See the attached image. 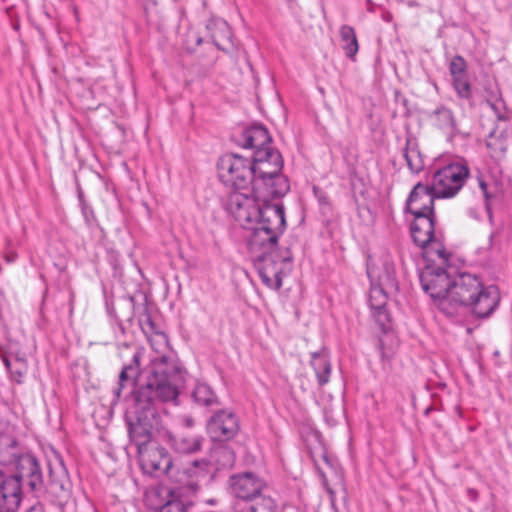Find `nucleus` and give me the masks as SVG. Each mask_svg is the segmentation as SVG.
<instances>
[{"mask_svg": "<svg viewBox=\"0 0 512 512\" xmlns=\"http://www.w3.org/2000/svg\"><path fill=\"white\" fill-rule=\"evenodd\" d=\"M181 368L176 360L158 356L147 368L146 380L132 393V404L126 412V424L132 442L137 446L139 463L144 473L171 476L174 463L169 452L154 440L156 431L155 405L176 403L179 396Z\"/></svg>", "mask_w": 512, "mask_h": 512, "instance_id": "obj_1", "label": "nucleus"}, {"mask_svg": "<svg viewBox=\"0 0 512 512\" xmlns=\"http://www.w3.org/2000/svg\"><path fill=\"white\" fill-rule=\"evenodd\" d=\"M225 208L247 231L246 246L263 284L279 290L293 265L290 249L278 248L279 237L286 229L283 204L261 199L253 188H248L231 191Z\"/></svg>", "mask_w": 512, "mask_h": 512, "instance_id": "obj_2", "label": "nucleus"}, {"mask_svg": "<svg viewBox=\"0 0 512 512\" xmlns=\"http://www.w3.org/2000/svg\"><path fill=\"white\" fill-rule=\"evenodd\" d=\"M500 291L496 285L485 286L479 277L461 273L453 279L448 298V307L454 312L453 303L469 308L477 318H488L500 303Z\"/></svg>", "mask_w": 512, "mask_h": 512, "instance_id": "obj_3", "label": "nucleus"}, {"mask_svg": "<svg viewBox=\"0 0 512 512\" xmlns=\"http://www.w3.org/2000/svg\"><path fill=\"white\" fill-rule=\"evenodd\" d=\"M250 158L236 153H226L217 160V176L227 188L247 190L253 186V168Z\"/></svg>", "mask_w": 512, "mask_h": 512, "instance_id": "obj_4", "label": "nucleus"}, {"mask_svg": "<svg viewBox=\"0 0 512 512\" xmlns=\"http://www.w3.org/2000/svg\"><path fill=\"white\" fill-rule=\"evenodd\" d=\"M410 226L413 242L425 250L427 257L436 256L442 264H446L449 254L443 244L435 236V215L413 216Z\"/></svg>", "mask_w": 512, "mask_h": 512, "instance_id": "obj_5", "label": "nucleus"}, {"mask_svg": "<svg viewBox=\"0 0 512 512\" xmlns=\"http://www.w3.org/2000/svg\"><path fill=\"white\" fill-rule=\"evenodd\" d=\"M164 403L155 405L156 413H153L157 419L156 431L160 433V440L167 442L170 448L179 454H195L202 450L205 438L202 435L187 434L174 435L168 428V414L163 408Z\"/></svg>", "mask_w": 512, "mask_h": 512, "instance_id": "obj_6", "label": "nucleus"}, {"mask_svg": "<svg viewBox=\"0 0 512 512\" xmlns=\"http://www.w3.org/2000/svg\"><path fill=\"white\" fill-rule=\"evenodd\" d=\"M423 291L433 300L439 301L440 310L448 316L454 311L448 307V298L453 280L442 267L426 266L419 274Z\"/></svg>", "mask_w": 512, "mask_h": 512, "instance_id": "obj_7", "label": "nucleus"}, {"mask_svg": "<svg viewBox=\"0 0 512 512\" xmlns=\"http://www.w3.org/2000/svg\"><path fill=\"white\" fill-rule=\"evenodd\" d=\"M468 176L467 165L455 162L438 169L433 175L431 185L438 198H451L462 189Z\"/></svg>", "mask_w": 512, "mask_h": 512, "instance_id": "obj_8", "label": "nucleus"}, {"mask_svg": "<svg viewBox=\"0 0 512 512\" xmlns=\"http://www.w3.org/2000/svg\"><path fill=\"white\" fill-rule=\"evenodd\" d=\"M253 189L258 191L262 189L263 181L267 177L281 173L283 168V158L280 152L273 147L260 149L253 153Z\"/></svg>", "mask_w": 512, "mask_h": 512, "instance_id": "obj_9", "label": "nucleus"}, {"mask_svg": "<svg viewBox=\"0 0 512 512\" xmlns=\"http://www.w3.org/2000/svg\"><path fill=\"white\" fill-rule=\"evenodd\" d=\"M16 472L11 478H16L22 487H26L35 496L43 490V473L39 461L32 454H22L16 459Z\"/></svg>", "mask_w": 512, "mask_h": 512, "instance_id": "obj_10", "label": "nucleus"}, {"mask_svg": "<svg viewBox=\"0 0 512 512\" xmlns=\"http://www.w3.org/2000/svg\"><path fill=\"white\" fill-rule=\"evenodd\" d=\"M229 487L231 494L238 499L252 501L259 498L260 503L257 502L255 505H261L262 499L266 498L262 496L266 482L253 472H243L230 476Z\"/></svg>", "mask_w": 512, "mask_h": 512, "instance_id": "obj_11", "label": "nucleus"}, {"mask_svg": "<svg viewBox=\"0 0 512 512\" xmlns=\"http://www.w3.org/2000/svg\"><path fill=\"white\" fill-rule=\"evenodd\" d=\"M213 468L211 459H195L182 467L174 466L170 478L195 492L199 489L200 482L212 473Z\"/></svg>", "mask_w": 512, "mask_h": 512, "instance_id": "obj_12", "label": "nucleus"}, {"mask_svg": "<svg viewBox=\"0 0 512 512\" xmlns=\"http://www.w3.org/2000/svg\"><path fill=\"white\" fill-rule=\"evenodd\" d=\"M240 430L238 417L230 410L215 412L207 422V431L217 441H226L234 438Z\"/></svg>", "mask_w": 512, "mask_h": 512, "instance_id": "obj_13", "label": "nucleus"}, {"mask_svg": "<svg viewBox=\"0 0 512 512\" xmlns=\"http://www.w3.org/2000/svg\"><path fill=\"white\" fill-rule=\"evenodd\" d=\"M438 198L432 185L418 182L406 200V211L413 216L435 215L434 201Z\"/></svg>", "mask_w": 512, "mask_h": 512, "instance_id": "obj_14", "label": "nucleus"}, {"mask_svg": "<svg viewBox=\"0 0 512 512\" xmlns=\"http://www.w3.org/2000/svg\"><path fill=\"white\" fill-rule=\"evenodd\" d=\"M21 484L0 471V512H16L22 501Z\"/></svg>", "mask_w": 512, "mask_h": 512, "instance_id": "obj_15", "label": "nucleus"}, {"mask_svg": "<svg viewBox=\"0 0 512 512\" xmlns=\"http://www.w3.org/2000/svg\"><path fill=\"white\" fill-rule=\"evenodd\" d=\"M272 138L267 128L260 124L252 125L243 130L238 145L246 149H253L257 152L260 149H266L271 146Z\"/></svg>", "mask_w": 512, "mask_h": 512, "instance_id": "obj_16", "label": "nucleus"}, {"mask_svg": "<svg viewBox=\"0 0 512 512\" xmlns=\"http://www.w3.org/2000/svg\"><path fill=\"white\" fill-rule=\"evenodd\" d=\"M389 294L391 293L378 286H372L369 293L371 315L382 328H385L389 322V313L386 308Z\"/></svg>", "mask_w": 512, "mask_h": 512, "instance_id": "obj_17", "label": "nucleus"}, {"mask_svg": "<svg viewBox=\"0 0 512 512\" xmlns=\"http://www.w3.org/2000/svg\"><path fill=\"white\" fill-rule=\"evenodd\" d=\"M143 353L135 351L129 363L125 364L119 374L118 386L114 390L116 400L120 399L121 392L125 388L134 386L136 379L140 375V365Z\"/></svg>", "mask_w": 512, "mask_h": 512, "instance_id": "obj_18", "label": "nucleus"}, {"mask_svg": "<svg viewBox=\"0 0 512 512\" xmlns=\"http://www.w3.org/2000/svg\"><path fill=\"white\" fill-rule=\"evenodd\" d=\"M433 125L441 130L449 139L454 138L459 133L457 120L453 111L446 106H438L430 114Z\"/></svg>", "mask_w": 512, "mask_h": 512, "instance_id": "obj_19", "label": "nucleus"}, {"mask_svg": "<svg viewBox=\"0 0 512 512\" xmlns=\"http://www.w3.org/2000/svg\"><path fill=\"white\" fill-rule=\"evenodd\" d=\"M290 190V184L288 178L282 173L275 174L271 177H267L263 181L261 190H254L261 199H266L269 202V198H280L286 195Z\"/></svg>", "mask_w": 512, "mask_h": 512, "instance_id": "obj_20", "label": "nucleus"}, {"mask_svg": "<svg viewBox=\"0 0 512 512\" xmlns=\"http://www.w3.org/2000/svg\"><path fill=\"white\" fill-rule=\"evenodd\" d=\"M310 365L314 370L318 385H326L330 380L332 365L325 351L311 353Z\"/></svg>", "mask_w": 512, "mask_h": 512, "instance_id": "obj_21", "label": "nucleus"}, {"mask_svg": "<svg viewBox=\"0 0 512 512\" xmlns=\"http://www.w3.org/2000/svg\"><path fill=\"white\" fill-rule=\"evenodd\" d=\"M206 28L210 32V38L214 45L220 50H226L224 42H231V31L227 22L222 19H211Z\"/></svg>", "mask_w": 512, "mask_h": 512, "instance_id": "obj_22", "label": "nucleus"}, {"mask_svg": "<svg viewBox=\"0 0 512 512\" xmlns=\"http://www.w3.org/2000/svg\"><path fill=\"white\" fill-rule=\"evenodd\" d=\"M2 360L10 374V378L18 384L22 383L28 372L26 359L19 355L5 353L2 355Z\"/></svg>", "mask_w": 512, "mask_h": 512, "instance_id": "obj_23", "label": "nucleus"}, {"mask_svg": "<svg viewBox=\"0 0 512 512\" xmlns=\"http://www.w3.org/2000/svg\"><path fill=\"white\" fill-rule=\"evenodd\" d=\"M339 35L342 42V49L346 57L354 59L359 50L358 40L354 28L349 25H342L339 29Z\"/></svg>", "mask_w": 512, "mask_h": 512, "instance_id": "obj_24", "label": "nucleus"}, {"mask_svg": "<svg viewBox=\"0 0 512 512\" xmlns=\"http://www.w3.org/2000/svg\"><path fill=\"white\" fill-rule=\"evenodd\" d=\"M404 158L407 162L409 170L412 173H419L423 169L424 162L419 151L418 144L411 139H407L406 141Z\"/></svg>", "mask_w": 512, "mask_h": 512, "instance_id": "obj_25", "label": "nucleus"}, {"mask_svg": "<svg viewBox=\"0 0 512 512\" xmlns=\"http://www.w3.org/2000/svg\"><path fill=\"white\" fill-rule=\"evenodd\" d=\"M194 401L201 405L210 407L218 404V397L212 388L206 383H197L192 392Z\"/></svg>", "mask_w": 512, "mask_h": 512, "instance_id": "obj_26", "label": "nucleus"}, {"mask_svg": "<svg viewBox=\"0 0 512 512\" xmlns=\"http://www.w3.org/2000/svg\"><path fill=\"white\" fill-rule=\"evenodd\" d=\"M378 279V287L384 288V290L390 293H395L398 291V282L396 279L395 269L392 264H384V272L378 276Z\"/></svg>", "mask_w": 512, "mask_h": 512, "instance_id": "obj_27", "label": "nucleus"}, {"mask_svg": "<svg viewBox=\"0 0 512 512\" xmlns=\"http://www.w3.org/2000/svg\"><path fill=\"white\" fill-rule=\"evenodd\" d=\"M49 477L52 483L64 489V480L67 478V471L62 461H58L56 467H52V465L49 464Z\"/></svg>", "mask_w": 512, "mask_h": 512, "instance_id": "obj_28", "label": "nucleus"}, {"mask_svg": "<svg viewBox=\"0 0 512 512\" xmlns=\"http://www.w3.org/2000/svg\"><path fill=\"white\" fill-rule=\"evenodd\" d=\"M453 79V87L460 98L470 99L471 98V85L465 76L462 77H454Z\"/></svg>", "mask_w": 512, "mask_h": 512, "instance_id": "obj_29", "label": "nucleus"}, {"mask_svg": "<svg viewBox=\"0 0 512 512\" xmlns=\"http://www.w3.org/2000/svg\"><path fill=\"white\" fill-rule=\"evenodd\" d=\"M159 512H187V505L176 497L174 491L171 492V499L161 506Z\"/></svg>", "mask_w": 512, "mask_h": 512, "instance_id": "obj_30", "label": "nucleus"}, {"mask_svg": "<svg viewBox=\"0 0 512 512\" xmlns=\"http://www.w3.org/2000/svg\"><path fill=\"white\" fill-rule=\"evenodd\" d=\"M139 325L146 335L155 334L156 336L160 337L163 341L166 340L165 335L163 333L156 332L155 324L152 321L149 313L145 312L143 315H141V317L139 318Z\"/></svg>", "mask_w": 512, "mask_h": 512, "instance_id": "obj_31", "label": "nucleus"}, {"mask_svg": "<svg viewBox=\"0 0 512 512\" xmlns=\"http://www.w3.org/2000/svg\"><path fill=\"white\" fill-rule=\"evenodd\" d=\"M466 68V61L460 55L454 56L449 64V71L452 78L465 76Z\"/></svg>", "mask_w": 512, "mask_h": 512, "instance_id": "obj_32", "label": "nucleus"}, {"mask_svg": "<svg viewBox=\"0 0 512 512\" xmlns=\"http://www.w3.org/2000/svg\"><path fill=\"white\" fill-rule=\"evenodd\" d=\"M478 183H479V187H480V189H481V191L483 193V196H484L485 209H486V212L488 214L489 221H490V223H492L493 222V214H492L490 200L492 199L493 196H492V194L488 190L487 183L481 177L478 178Z\"/></svg>", "mask_w": 512, "mask_h": 512, "instance_id": "obj_33", "label": "nucleus"}, {"mask_svg": "<svg viewBox=\"0 0 512 512\" xmlns=\"http://www.w3.org/2000/svg\"><path fill=\"white\" fill-rule=\"evenodd\" d=\"M250 512H276V505L272 498H263L261 505H249Z\"/></svg>", "mask_w": 512, "mask_h": 512, "instance_id": "obj_34", "label": "nucleus"}, {"mask_svg": "<svg viewBox=\"0 0 512 512\" xmlns=\"http://www.w3.org/2000/svg\"><path fill=\"white\" fill-rule=\"evenodd\" d=\"M486 146L493 153H496L498 151L504 153L506 151V147H505L504 141L503 140H495L494 141L492 133L489 135V138L486 141Z\"/></svg>", "mask_w": 512, "mask_h": 512, "instance_id": "obj_35", "label": "nucleus"}, {"mask_svg": "<svg viewBox=\"0 0 512 512\" xmlns=\"http://www.w3.org/2000/svg\"><path fill=\"white\" fill-rule=\"evenodd\" d=\"M11 460L12 455L9 452L8 444L0 445V464L7 465Z\"/></svg>", "mask_w": 512, "mask_h": 512, "instance_id": "obj_36", "label": "nucleus"}, {"mask_svg": "<svg viewBox=\"0 0 512 512\" xmlns=\"http://www.w3.org/2000/svg\"><path fill=\"white\" fill-rule=\"evenodd\" d=\"M203 39L201 36H199L197 33H189L188 34V37H187V40H186V48L187 50L189 51H193L194 50V47H191L190 46V42H193L195 45L194 46H199L201 43H202Z\"/></svg>", "mask_w": 512, "mask_h": 512, "instance_id": "obj_37", "label": "nucleus"}, {"mask_svg": "<svg viewBox=\"0 0 512 512\" xmlns=\"http://www.w3.org/2000/svg\"><path fill=\"white\" fill-rule=\"evenodd\" d=\"M215 454L218 456L225 458L227 460V463L231 464L233 462V452L229 450L228 448L222 447L218 448L214 451Z\"/></svg>", "mask_w": 512, "mask_h": 512, "instance_id": "obj_38", "label": "nucleus"}, {"mask_svg": "<svg viewBox=\"0 0 512 512\" xmlns=\"http://www.w3.org/2000/svg\"><path fill=\"white\" fill-rule=\"evenodd\" d=\"M313 192H314V195L315 197L318 199L319 203L321 205H328L329 202H328V197L327 195L325 194V192H323L321 189H319L318 187H314L313 188Z\"/></svg>", "mask_w": 512, "mask_h": 512, "instance_id": "obj_39", "label": "nucleus"}, {"mask_svg": "<svg viewBox=\"0 0 512 512\" xmlns=\"http://www.w3.org/2000/svg\"><path fill=\"white\" fill-rule=\"evenodd\" d=\"M81 209H82L84 218L87 222L90 220V218L94 217L92 208L89 205H87L86 203H84V202L81 203Z\"/></svg>", "mask_w": 512, "mask_h": 512, "instance_id": "obj_40", "label": "nucleus"}, {"mask_svg": "<svg viewBox=\"0 0 512 512\" xmlns=\"http://www.w3.org/2000/svg\"><path fill=\"white\" fill-rule=\"evenodd\" d=\"M25 512H45L43 504L37 502L29 507Z\"/></svg>", "mask_w": 512, "mask_h": 512, "instance_id": "obj_41", "label": "nucleus"}, {"mask_svg": "<svg viewBox=\"0 0 512 512\" xmlns=\"http://www.w3.org/2000/svg\"><path fill=\"white\" fill-rule=\"evenodd\" d=\"M497 235H498V231H493V232H491V233H490V235H489V244H488V249H490V250H491V249H493V248L496 246V244H495V242H494V238H495Z\"/></svg>", "mask_w": 512, "mask_h": 512, "instance_id": "obj_42", "label": "nucleus"}, {"mask_svg": "<svg viewBox=\"0 0 512 512\" xmlns=\"http://www.w3.org/2000/svg\"><path fill=\"white\" fill-rule=\"evenodd\" d=\"M467 214L471 217V218H475L477 219L478 218V215H477V211L475 208H469L467 210Z\"/></svg>", "mask_w": 512, "mask_h": 512, "instance_id": "obj_43", "label": "nucleus"}, {"mask_svg": "<svg viewBox=\"0 0 512 512\" xmlns=\"http://www.w3.org/2000/svg\"><path fill=\"white\" fill-rule=\"evenodd\" d=\"M468 494H469L470 498H472L474 500L477 498V492L473 489H469Z\"/></svg>", "mask_w": 512, "mask_h": 512, "instance_id": "obj_44", "label": "nucleus"}, {"mask_svg": "<svg viewBox=\"0 0 512 512\" xmlns=\"http://www.w3.org/2000/svg\"><path fill=\"white\" fill-rule=\"evenodd\" d=\"M206 503L209 505H216L217 500L215 498H211V499L206 500Z\"/></svg>", "mask_w": 512, "mask_h": 512, "instance_id": "obj_45", "label": "nucleus"}, {"mask_svg": "<svg viewBox=\"0 0 512 512\" xmlns=\"http://www.w3.org/2000/svg\"><path fill=\"white\" fill-rule=\"evenodd\" d=\"M15 258H16V255H14V254H13V255H11V256H8V257H7V260H8L9 262H12V261H14V260H15Z\"/></svg>", "mask_w": 512, "mask_h": 512, "instance_id": "obj_46", "label": "nucleus"}, {"mask_svg": "<svg viewBox=\"0 0 512 512\" xmlns=\"http://www.w3.org/2000/svg\"><path fill=\"white\" fill-rule=\"evenodd\" d=\"M130 302H131V305L134 306V298L133 297L130 298Z\"/></svg>", "mask_w": 512, "mask_h": 512, "instance_id": "obj_47", "label": "nucleus"}]
</instances>
